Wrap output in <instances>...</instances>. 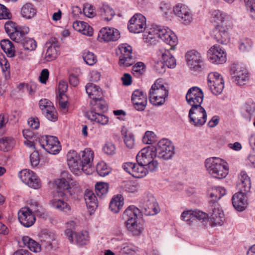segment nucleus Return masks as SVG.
<instances>
[{"mask_svg":"<svg viewBox=\"0 0 255 255\" xmlns=\"http://www.w3.org/2000/svg\"><path fill=\"white\" fill-rule=\"evenodd\" d=\"M205 165L208 173L213 178L221 179L225 178L228 174V166L219 158H207L205 160Z\"/></svg>","mask_w":255,"mask_h":255,"instance_id":"3","label":"nucleus"},{"mask_svg":"<svg viewBox=\"0 0 255 255\" xmlns=\"http://www.w3.org/2000/svg\"><path fill=\"white\" fill-rule=\"evenodd\" d=\"M144 230V222L143 220L134 221L129 219L128 216V232L132 236L139 237Z\"/></svg>","mask_w":255,"mask_h":255,"instance_id":"29","label":"nucleus"},{"mask_svg":"<svg viewBox=\"0 0 255 255\" xmlns=\"http://www.w3.org/2000/svg\"><path fill=\"white\" fill-rule=\"evenodd\" d=\"M15 141L10 137H3L0 139V147L4 151L11 150L14 146Z\"/></svg>","mask_w":255,"mask_h":255,"instance_id":"47","label":"nucleus"},{"mask_svg":"<svg viewBox=\"0 0 255 255\" xmlns=\"http://www.w3.org/2000/svg\"><path fill=\"white\" fill-rule=\"evenodd\" d=\"M154 150L157 157L164 160L170 159L175 153L173 143L166 138L162 139L155 146H154Z\"/></svg>","mask_w":255,"mask_h":255,"instance_id":"8","label":"nucleus"},{"mask_svg":"<svg viewBox=\"0 0 255 255\" xmlns=\"http://www.w3.org/2000/svg\"><path fill=\"white\" fill-rule=\"evenodd\" d=\"M204 98L202 90L197 87L190 88L186 95L187 103L191 106L201 105Z\"/></svg>","mask_w":255,"mask_h":255,"instance_id":"20","label":"nucleus"},{"mask_svg":"<svg viewBox=\"0 0 255 255\" xmlns=\"http://www.w3.org/2000/svg\"><path fill=\"white\" fill-rule=\"evenodd\" d=\"M99 12L102 19L107 21L112 20L115 14L114 10L106 4H103L100 7Z\"/></svg>","mask_w":255,"mask_h":255,"instance_id":"39","label":"nucleus"},{"mask_svg":"<svg viewBox=\"0 0 255 255\" xmlns=\"http://www.w3.org/2000/svg\"><path fill=\"white\" fill-rule=\"evenodd\" d=\"M1 49L9 57H13L15 54L14 47L12 43L8 39H3L0 41Z\"/></svg>","mask_w":255,"mask_h":255,"instance_id":"43","label":"nucleus"},{"mask_svg":"<svg viewBox=\"0 0 255 255\" xmlns=\"http://www.w3.org/2000/svg\"><path fill=\"white\" fill-rule=\"evenodd\" d=\"M186 59L188 66L195 71L200 70L204 66L202 56L198 51L192 50L186 54Z\"/></svg>","mask_w":255,"mask_h":255,"instance_id":"19","label":"nucleus"},{"mask_svg":"<svg viewBox=\"0 0 255 255\" xmlns=\"http://www.w3.org/2000/svg\"><path fill=\"white\" fill-rule=\"evenodd\" d=\"M124 205V197L121 195L114 196L111 199L109 208L114 213H118Z\"/></svg>","mask_w":255,"mask_h":255,"instance_id":"37","label":"nucleus"},{"mask_svg":"<svg viewBox=\"0 0 255 255\" xmlns=\"http://www.w3.org/2000/svg\"><path fill=\"white\" fill-rule=\"evenodd\" d=\"M131 102L134 108L138 111H143L147 105V97L142 91L135 90L131 96Z\"/></svg>","mask_w":255,"mask_h":255,"instance_id":"23","label":"nucleus"},{"mask_svg":"<svg viewBox=\"0 0 255 255\" xmlns=\"http://www.w3.org/2000/svg\"><path fill=\"white\" fill-rule=\"evenodd\" d=\"M146 26V19L141 13L134 14L128 20V30L134 33L143 32Z\"/></svg>","mask_w":255,"mask_h":255,"instance_id":"13","label":"nucleus"},{"mask_svg":"<svg viewBox=\"0 0 255 255\" xmlns=\"http://www.w3.org/2000/svg\"><path fill=\"white\" fill-rule=\"evenodd\" d=\"M148 171L143 165L128 162V174L134 178L143 177L146 175Z\"/></svg>","mask_w":255,"mask_h":255,"instance_id":"27","label":"nucleus"},{"mask_svg":"<svg viewBox=\"0 0 255 255\" xmlns=\"http://www.w3.org/2000/svg\"><path fill=\"white\" fill-rule=\"evenodd\" d=\"M168 95V90L160 79L155 81L148 93L150 102L152 105L157 106H161L165 103Z\"/></svg>","mask_w":255,"mask_h":255,"instance_id":"5","label":"nucleus"},{"mask_svg":"<svg viewBox=\"0 0 255 255\" xmlns=\"http://www.w3.org/2000/svg\"><path fill=\"white\" fill-rule=\"evenodd\" d=\"M68 85L67 83L65 81H60L59 82L58 85V90H59V96L61 99H64V98H67V96L65 95V93L67 90Z\"/></svg>","mask_w":255,"mask_h":255,"instance_id":"59","label":"nucleus"},{"mask_svg":"<svg viewBox=\"0 0 255 255\" xmlns=\"http://www.w3.org/2000/svg\"><path fill=\"white\" fill-rule=\"evenodd\" d=\"M226 194V190L221 187H214L210 189L208 195L211 199L209 201V204H218L217 201Z\"/></svg>","mask_w":255,"mask_h":255,"instance_id":"31","label":"nucleus"},{"mask_svg":"<svg viewBox=\"0 0 255 255\" xmlns=\"http://www.w3.org/2000/svg\"><path fill=\"white\" fill-rule=\"evenodd\" d=\"M85 89L87 94L92 100L100 97L102 94L101 88L93 83L87 84Z\"/></svg>","mask_w":255,"mask_h":255,"instance_id":"42","label":"nucleus"},{"mask_svg":"<svg viewBox=\"0 0 255 255\" xmlns=\"http://www.w3.org/2000/svg\"><path fill=\"white\" fill-rule=\"evenodd\" d=\"M79 153L75 150L69 151L67 155V161L70 169L73 172L80 170Z\"/></svg>","mask_w":255,"mask_h":255,"instance_id":"26","label":"nucleus"},{"mask_svg":"<svg viewBox=\"0 0 255 255\" xmlns=\"http://www.w3.org/2000/svg\"><path fill=\"white\" fill-rule=\"evenodd\" d=\"M80 170L86 174H90L93 171V161L94 152L90 148H86L79 153Z\"/></svg>","mask_w":255,"mask_h":255,"instance_id":"11","label":"nucleus"},{"mask_svg":"<svg viewBox=\"0 0 255 255\" xmlns=\"http://www.w3.org/2000/svg\"><path fill=\"white\" fill-rule=\"evenodd\" d=\"M84 198L87 208L91 211L97 209L98 206L97 199L94 193L90 190L85 191Z\"/></svg>","mask_w":255,"mask_h":255,"instance_id":"36","label":"nucleus"},{"mask_svg":"<svg viewBox=\"0 0 255 255\" xmlns=\"http://www.w3.org/2000/svg\"><path fill=\"white\" fill-rule=\"evenodd\" d=\"M49 204L52 208L66 214H70L71 213V209L70 206L63 200L54 199L50 201Z\"/></svg>","mask_w":255,"mask_h":255,"instance_id":"33","label":"nucleus"},{"mask_svg":"<svg viewBox=\"0 0 255 255\" xmlns=\"http://www.w3.org/2000/svg\"><path fill=\"white\" fill-rule=\"evenodd\" d=\"M18 177L29 187L37 189L41 187V182L37 175L31 170L23 169L19 172Z\"/></svg>","mask_w":255,"mask_h":255,"instance_id":"14","label":"nucleus"},{"mask_svg":"<svg viewBox=\"0 0 255 255\" xmlns=\"http://www.w3.org/2000/svg\"><path fill=\"white\" fill-rule=\"evenodd\" d=\"M29 210L33 214L41 216L43 214V210L39 204L34 200H30L29 202Z\"/></svg>","mask_w":255,"mask_h":255,"instance_id":"52","label":"nucleus"},{"mask_svg":"<svg viewBox=\"0 0 255 255\" xmlns=\"http://www.w3.org/2000/svg\"><path fill=\"white\" fill-rule=\"evenodd\" d=\"M29 32V28L27 27H19L17 28L9 37L10 39L17 43L21 44L24 38L25 35Z\"/></svg>","mask_w":255,"mask_h":255,"instance_id":"40","label":"nucleus"},{"mask_svg":"<svg viewBox=\"0 0 255 255\" xmlns=\"http://www.w3.org/2000/svg\"><path fill=\"white\" fill-rule=\"evenodd\" d=\"M83 58L86 63L89 65H94L97 61L95 54L89 51H85L83 54Z\"/></svg>","mask_w":255,"mask_h":255,"instance_id":"53","label":"nucleus"},{"mask_svg":"<svg viewBox=\"0 0 255 255\" xmlns=\"http://www.w3.org/2000/svg\"><path fill=\"white\" fill-rule=\"evenodd\" d=\"M232 204L237 211H244L248 205L247 193L239 191L232 197Z\"/></svg>","mask_w":255,"mask_h":255,"instance_id":"25","label":"nucleus"},{"mask_svg":"<svg viewBox=\"0 0 255 255\" xmlns=\"http://www.w3.org/2000/svg\"><path fill=\"white\" fill-rule=\"evenodd\" d=\"M208 85L213 94L220 95L224 88L223 77L219 73H210L208 77Z\"/></svg>","mask_w":255,"mask_h":255,"instance_id":"12","label":"nucleus"},{"mask_svg":"<svg viewBox=\"0 0 255 255\" xmlns=\"http://www.w3.org/2000/svg\"><path fill=\"white\" fill-rule=\"evenodd\" d=\"M128 216L129 219L134 221L142 220V213L140 210L134 205L128 206Z\"/></svg>","mask_w":255,"mask_h":255,"instance_id":"48","label":"nucleus"},{"mask_svg":"<svg viewBox=\"0 0 255 255\" xmlns=\"http://www.w3.org/2000/svg\"><path fill=\"white\" fill-rule=\"evenodd\" d=\"M162 14L166 18H170L172 13L171 5L168 3H161L159 7Z\"/></svg>","mask_w":255,"mask_h":255,"instance_id":"57","label":"nucleus"},{"mask_svg":"<svg viewBox=\"0 0 255 255\" xmlns=\"http://www.w3.org/2000/svg\"><path fill=\"white\" fill-rule=\"evenodd\" d=\"M83 12L88 17H93L96 15V11L93 5L87 3L83 8Z\"/></svg>","mask_w":255,"mask_h":255,"instance_id":"58","label":"nucleus"},{"mask_svg":"<svg viewBox=\"0 0 255 255\" xmlns=\"http://www.w3.org/2000/svg\"><path fill=\"white\" fill-rule=\"evenodd\" d=\"M99 36L104 41H115L120 37L119 31L112 27H103L100 31Z\"/></svg>","mask_w":255,"mask_h":255,"instance_id":"24","label":"nucleus"},{"mask_svg":"<svg viewBox=\"0 0 255 255\" xmlns=\"http://www.w3.org/2000/svg\"><path fill=\"white\" fill-rule=\"evenodd\" d=\"M174 14L184 24H188L193 19V14L188 7L184 4H178L173 8Z\"/></svg>","mask_w":255,"mask_h":255,"instance_id":"18","label":"nucleus"},{"mask_svg":"<svg viewBox=\"0 0 255 255\" xmlns=\"http://www.w3.org/2000/svg\"><path fill=\"white\" fill-rule=\"evenodd\" d=\"M65 234L71 243H74V237L75 243L79 246L86 245L89 241L88 233L87 231L74 234L71 229H67L65 231Z\"/></svg>","mask_w":255,"mask_h":255,"instance_id":"21","label":"nucleus"},{"mask_svg":"<svg viewBox=\"0 0 255 255\" xmlns=\"http://www.w3.org/2000/svg\"><path fill=\"white\" fill-rule=\"evenodd\" d=\"M252 45V42L250 39H244L242 40L240 44L239 48L243 51H249L251 50Z\"/></svg>","mask_w":255,"mask_h":255,"instance_id":"60","label":"nucleus"},{"mask_svg":"<svg viewBox=\"0 0 255 255\" xmlns=\"http://www.w3.org/2000/svg\"><path fill=\"white\" fill-rule=\"evenodd\" d=\"M181 218L182 220L186 222L189 225H192L193 223H194L195 219V216H194V211H184L181 214Z\"/></svg>","mask_w":255,"mask_h":255,"instance_id":"54","label":"nucleus"},{"mask_svg":"<svg viewBox=\"0 0 255 255\" xmlns=\"http://www.w3.org/2000/svg\"><path fill=\"white\" fill-rule=\"evenodd\" d=\"M247 8L250 11L251 16L255 19V0H245Z\"/></svg>","mask_w":255,"mask_h":255,"instance_id":"62","label":"nucleus"},{"mask_svg":"<svg viewBox=\"0 0 255 255\" xmlns=\"http://www.w3.org/2000/svg\"><path fill=\"white\" fill-rule=\"evenodd\" d=\"M103 112H87L88 118L93 121L102 125H106L109 122V118L103 114Z\"/></svg>","mask_w":255,"mask_h":255,"instance_id":"38","label":"nucleus"},{"mask_svg":"<svg viewBox=\"0 0 255 255\" xmlns=\"http://www.w3.org/2000/svg\"><path fill=\"white\" fill-rule=\"evenodd\" d=\"M18 218L21 224L27 228L31 227L35 222V215L27 207L22 208L19 211Z\"/></svg>","mask_w":255,"mask_h":255,"instance_id":"22","label":"nucleus"},{"mask_svg":"<svg viewBox=\"0 0 255 255\" xmlns=\"http://www.w3.org/2000/svg\"><path fill=\"white\" fill-rule=\"evenodd\" d=\"M36 13V10L34 6L29 3L24 5L21 9V14L22 17L30 19L33 17Z\"/></svg>","mask_w":255,"mask_h":255,"instance_id":"45","label":"nucleus"},{"mask_svg":"<svg viewBox=\"0 0 255 255\" xmlns=\"http://www.w3.org/2000/svg\"><path fill=\"white\" fill-rule=\"evenodd\" d=\"M233 80L239 85H244L249 80L248 70L240 64H233L231 68Z\"/></svg>","mask_w":255,"mask_h":255,"instance_id":"16","label":"nucleus"},{"mask_svg":"<svg viewBox=\"0 0 255 255\" xmlns=\"http://www.w3.org/2000/svg\"><path fill=\"white\" fill-rule=\"evenodd\" d=\"M38 142L43 149L52 154H57L61 149L60 143L56 136L42 135L39 137Z\"/></svg>","mask_w":255,"mask_h":255,"instance_id":"9","label":"nucleus"},{"mask_svg":"<svg viewBox=\"0 0 255 255\" xmlns=\"http://www.w3.org/2000/svg\"><path fill=\"white\" fill-rule=\"evenodd\" d=\"M208 60L212 63L222 64L227 60L226 53L220 46L214 45L208 51Z\"/></svg>","mask_w":255,"mask_h":255,"instance_id":"17","label":"nucleus"},{"mask_svg":"<svg viewBox=\"0 0 255 255\" xmlns=\"http://www.w3.org/2000/svg\"><path fill=\"white\" fill-rule=\"evenodd\" d=\"M41 242L44 244L45 247L52 249L53 245H56V236L48 230L43 231L40 236Z\"/></svg>","mask_w":255,"mask_h":255,"instance_id":"30","label":"nucleus"},{"mask_svg":"<svg viewBox=\"0 0 255 255\" xmlns=\"http://www.w3.org/2000/svg\"><path fill=\"white\" fill-rule=\"evenodd\" d=\"M154 146L150 145L142 148L136 155L137 163L145 166L150 172L155 171L158 168V163L154 158L156 157Z\"/></svg>","mask_w":255,"mask_h":255,"instance_id":"4","label":"nucleus"},{"mask_svg":"<svg viewBox=\"0 0 255 255\" xmlns=\"http://www.w3.org/2000/svg\"><path fill=\"white\" fill-rule=\"evenodd\" d=\"M145 65L142 62L136 63L132 67V74L137 75H141L143 74L145 70Z\"/></svg>","mask_w":255,"mask_h":255,"instance_id":"56","label":"nucleus"},{"mask_svg":"<svg viewBox=\"0 0 255 255\" xmlns=\"http://www.w3.org/2000/svg\"><path fill=\"white\" fill-rule=\"evenodd\" d=\"M55 183L58 188L65 191L64 192L60 193L61 196L67 193L70 195H73L75 192H81V189L77 182L73 180L71 175L67 171L62 172L61 178L56 180Z\"/></svg>","mask_w":255,"mask_h":255,"instance_id":"6","label":"nucleus"},{"mask_svg":"<svg viewBox=\"0 0 255 255\" xmlns=\"http://www.w3.org/2000/svg\"><path fill=\"white\" fill-rule=\"evenodd\" d=\"M42 114L49 121L55 122L58 119V114L54 107L42 111Z\"/></svg>","mask_w":255,"mask_h":255,"instance_id":"51","label":"nucleus"},{"mask_svg":"<svg viewBox=\"0 0 255 255\" xmlns=\"http://www.w3.org/2000/svg\"><path fill=\"white\" fill-rule=\"evenodd\" d=\"M213 20L217 23L212 33V36L217 42L222 44H226L229 41L228 32L229 25V16L220 10H215L212 14Z\"/></svg>","mask_w":255,"mask_h":255,"instance_id":"2","label":"nucleus"},{"mask_svg":"<svg viewBox=\"0 0 255 255\" xmlns=\"http://www.w3.org/2000/svg\"><path fill=\"white\" fill-rule=\"evenodd\" d=\"M128 45L126 43L121 44L119 46V51L117 52L119 55V64L120 67H128L127 62L128 59Z\"/></svg>","mask_w":255,"mask_h":255,"instance_id":"41","label":"nucleus"},{"mask_svg":"<svg viewBox=\"0 0 255 255\" xmlns=\"http://www.w3.org/2000/svg\"><path fill=\"white\" fill-rule=\"evenodd\" d=\"M97 172L100 176L105 177L110 173V169L108 168L107 164L104 162H99L96 167Z\"/></svg>","mask_w":255,"mask_h":255,"instance_id":"55","label":"nucleus"},{"mask_svg":"<svg viewBox=\"0 0 255 255\" xmlns=\"http://www.w3.org/2000/svg\"><path fill=\"white\" fill-rule=\"evenodd\" d=\"M144 31L143 40L148 45H154L161 39L171 46L170 49L174 50L178 43L176 35L170 30L167 31L161 26L152 25L146 27Z\"/></svg>","mask_w":255,"mask_h":255,"instance_id":"1","label":"nucleus"},{"mask_svg":"<svg viewBox=\"0 0 255 255\" xmlns=\"http://www.w3.org/2000/svg\"><path fill=\"white\" fill-rule=\"evenodd\" d=\"M92 105L90 112H104L107 111V104L102 97H98L92 99L91 101Z\"/></svg>","mask_w":255,"mask_h":255,"instance_id":"34","label":"nucleus"},{"mask_svg":"<svg viewBox=\"0 0 255 255\" xmlns=\"http://www.w3.org/2000/svg\"><path fill=\"white\" fill-rule=\"evenodd\" d=\"M18 27L15 26V23L11 21H7L4 25V29L6 33L9 36Z\"/></svg>","mask_w":255,"mask_h":255,"instance_id":"63","label":"nucleus"},{"mask_svg":"<svg viewBox=\"0 0 255 255\" xmlns=\"http://www.w3.org/2000/svg\"><path fill=\"white\" fill-rule=\"evenodd\" d=\"M209 222L212 227L221 226L224 221V214L218 204H210Z\"/></svg>","mask_w":255,"mask_h":255,"instance_id":"15","label":"nucleus"},{"mask_svg":"<svg viewBox=\"0 0 255 255\" xmlns=\"http://www.w3.org/2000/svg\"><path fill=\"white\" fill-rule=\"evenodd\" d=\"M194 216H195L194 223L199 224L200 222L202 226L205 227L209 221V216L206 213L200 211H194Z\"/></svg>","mask_w":255,"mask_h":255,"instance_id":"46","label":"nucleus"},{"mask_svg":"<svg viewBox=\"0 0 255 255\" xmlns=\"http://www.w3.org/2000/svg\"><path fill=\"white\" fill-rule=\"evenodd\" d=\"M143 142L146 144H151L155 141V134L151 131H147L142 139Z\"/></svg>","mask_w":255,"mask_h":255,"instance_id":"61","label":"nucleus"},{"mask_svg":"<svg viewBox=\"0 0 255 255\" xmlns=\"http://www.w3.org/2000/svg\"><path fill=\"white\" fill-rule=\"evenodd\" d=\"M115 146L111 142H108L103 146V151L108 155H113L115 153Z\"/></svg>","mask_w":255,"mask_h":255,"instance_id":"64","label":"nucleus"},{"mask_svg":"<svg viewBox=\"0 0 255 255\" xmlns=\"http://www.w3.org/2000/svg\"><path fill=\"white\" fill-rule=\"evenodd\" d=\"M22 241L24 245L27 246L30 251L35 253L39 252L41 251L40 245L29 237H23Z\"/></svg>","mask_w":255,"mask_h":255,"instance_id":"44","label":"nucleus"},{"mask_svg":"<svg viewBox=\"0 0 255 255\" xmlns=\"http://www.w3.org/2000/svg\"><path fill=\"white\" fill-rule=\"evenodd\" d=\"M140 204L147 215H155L160 211V207L155 198L152 194L149 192H145L142 194Z\"/></svg>","mask_w":255,"mask_h":255,"instance_id":"7","label":"nucleus"},{"mask_svg":"<svg viewBox=\"0 0 255 255\" xmlns=\"http://www.w3.org/2000/svg\"><path fill=\"white\" fill-rule=\"evenodd\" d=\"M159 57H161V61L169 68H173L176 65V60L170 53L168 49L165 48L159 49L157 51Z\"/></svg>","mask_w":255,"mask_h":255,"instance_id":"28","label":"nucleus"},{"mask_svg":"<svg viewBox=\"0 0 255 255\" xmlns=\"http://www.w3.org/2000/svg\"><path fill=\"white\" fill-rule=\"evenodd\" d=\"M189 112V118L190 124L195 127H201L205 124L207 121V113L201 105L191 106Z\"/></svg>","mask_w":255,"mask_h":255,"instance_id":"10","label":"nucleus"},{"mask_svg":"<svg viewBox=\"0 0 255 255\" xmlns=\"http://www.w3.org/2000/svg\"><path fill=\"white\" fill-rule=\"evenodd\" d=\"M240 182L238 184L240 191L247 193L250 191L251 182L250 177L245 171H242L239 175Z\"/></svg>","mask_w":255,"mask_h":255,"instance_id":"32","label":"nucleus"},{"mask_svg":"<svg viewBox=\"0 0 255 255\" xmlns=\"http://www.w3.org/2000/svg\"><path fill=\"white\" fill-rule=\"evenodd\" d=\"M45 48L46 51L45 54V59L47 61H51L54 60L57 56V47L56 43L51 41L47 42L45 44Z\"/></svg>","mask_w":255,"mask_h":255,"instance_id":"35","label":"nucleus"},{"mask_svg":"<svg viewBox=\"0 0 255 255\" xmlns=\"http://www.w3.org/2000/svg\"><path fill=\"white\" fill-rule=\"evenodd\" d=\"M109 185L107 183L99 182L95 185V192L100 198L105 197L108 191Z\"/></svg>","mask_w":255,"mask_h":255,"instance_id":"49","label":"nucleus"},{"mask_svg":"<svg viewBox=\"0 0 255 255\" xmlns=\"http://www.w3.org/2000/svg\"><path fill=\"white\" fill-rule=\"evenodd\" d=\"M24 50L27 51H33L37 47L36 42L31 38L24 37L20 44Z\"/></svg>","mask_w":255,"mask_h":255,"instance_id":"50","label":"nucleus"}]
</instances>
